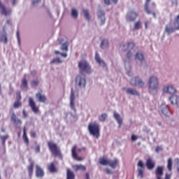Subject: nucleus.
Segmentation results:
<instances>
[{
  "instance_id": "f257e3e1",
  "label": "nucleus",
  "mask_w": 179,
  "mask_h": 179,
  "mask_svg": "<svg viewBox=\"0 0 179 179\" xmlns=\"http://www.w3.org/2000/svg\"><path fill=\"white\" fill-rule=\"evenodd\" d=\"M48 146L50 152L55 156V157H59V159H62V153L61 152V149L58 147L57 143H54V141H50L48 143Z\"/></svg>"
},
{
  "instance_id": "f03ea898",
  "label": "nucleus",
  "mask_w": 179,
  "mask_h": 179,
  "mask_svg": "<svg viewBox=\"0 0 179 179\" xmlns=\"http://www.w3.org/2000/svg\"><path fill=\"white\" fill-rule=\"evenodd\" d=\"M88 131L90 135L99 139L100 138V125L96 122L90 123L88 125Z\"/></svg>"
},
{
  "instance_id": "7ed1b4c3",
  "label": "nucleus",
  "mask_w": 179,
  "mask_h": 179,
  "mask_svg": "<svg viewBox=\"0 0 179 179\" xmlns=\"http://www.w3.org/2000/svg\"><path fill=\"white\" fill-rule=\"evenodd\" d=\"M148 85L150 93H152V92L155 90L157 91V89H159V79L157 76H150L149 78Z\"/></svg>"
},
{
  "instance_id": "20e7f679",
  "label": "nucleus",
  "mask_w": 179,
  "mask_h": 179,
  "mask_svg": "<svg viewBox=\"0 0 179 179\" xmlns=\"http://www.w3.org/2000/svg\"><path fill=\"white\" fill-rule=\"evenodd\" d=\"M76 151L78 152L79 153L82 152H86V148L83 147L81 148H78V145H74L71 149V155L73 159H74V160H77V162H83L85 160V158L79 157Z\"/></svg>"
},
{
  "instance_id": "39448f33",
  "label": "nucleus",
  "mask_w": 179,
  "mask_h": 179,
  "mask_svg": "<svg viewBox=\"0 0 179 179\" xmlns=\"http://www.w3.org/2000/svg\"><path fill=\"white\" fill-rule=\"evenodd\" d=\"M99 164L102 166H110L111 169H115L118 166V159L115 158L113 160L107 159L104 157H101L99 160Z\"/></svg>"
},
{
  "instance_id": "423d86ee",
  "label": "nucleus",
  "mask_w": 179,
  "mask_h": 179,
  "mask_svg": "<svg viewBox=\"0 0 179 179\" xmlns=\"http://www.w3.org/2000/svg\"><path fill=\"white\" fill-rule=\"evenodd\" d=\"M176 30H179V14L175 17L173 27H171V22H170V24L165 27V31L168 33V34H171V33H173Z\"/></svg>"
},
{
  "instance_id": "0eeeda50",
  "label": "nucleus",
  "mask_w": 179,
  "mask_h": 179,
  "mask_svg": "<svg viewBox=\"0 0 179 179\" xmlns=\"http://www.w3.org/2000/svg\"><path fill=\"white\" fill-rule=\"evenodd\" d=\"M78 68H80L81 73H83V72H86V73H92V69L86 60L79 62Z\"/></svg>"
},
{
  "instance_id": "6e6552de",
  "label": "nucleus",
  "mask_w": 179,
  "mask_h": 179,
  "mask_svg": "<svg viewBox=\"0 0 179 179\" xmlns=\"http://www.w3.org/2000/svg\"><path fill=\"white\" fill-rule=\"evenodd\" d=\"M121 47H122L123 51H128L127 53V58L129 59V58L132 57V52H131V50H134L135 48V43L128 42L127 45H122Z\"/></svg>"
},
{
  "instance_id": "1a4fd4ad",
  "label": "nucleus",
  "mask_w": 179,
  "mask_h": 179,
  "mask_svg": "<svg viewBox=\"0 0 179 179\" xmlns=\"http://www.w3.org/2000/svg\"><path fill=\"white\" fill-rule=\"evenodd\" d=\"M0 13L3 16H9L12 13V9L6 8L5 4L2 3V1H0Z\"/></svg>"
},
{
  "instance_id": "9d476101",
  "label": "nucleus",
  "mask_w": 179,
  "mask_h": 179,
  "mask_svg": "<svg viewBox=\"0 0 179 179\" xmlns=\"http://www.w3.org/2000/svg\"><path fill=\"white\" fill-rule=\"evenodd\" d=\"M29 107H31L33 113H34L35 114H38V113H39L40 110L38 109V106L36 105V102L31 97L29 98Z\"/></svg>"
},
{
  "instance_id": "9b49d317",
  "label": "nucleus",
  "mask_w": 179,
  "mask_h": 179,
  "mask_svg": "<svg viewBox=\"0 0 179 179\" xmlns=\"http://www.w3.org/2000/svg\"><path fill=\"white\" fill-rule=\"evenodd\" d=\"M130 83L132 86H139L140 87H143L145 86V83L139 79V77H135L130 80Z\"/></svg>"
},
{
  "instance_id": "f8f14e48",
  "label": "nucleus",
  "mask_w": 179,
  "mask_h": 179,
  "mask_svg": "<svg viewBox=\"0 0 179 179\" xmlns=\"http://www.w3.org/2000/svg\"><path fill=\"white\" fill-rule=\"evenodd\" d=\"M76 83H78L80 87H86V79L85 77H82V76H77L76 78Z\"/></svg>"
},
{
  "instance_id": "ddd939ff",
  "label": "nucleus",
  "mask_w": 179,
  "mask_h": 179,
  "mask_svg": "<svg viewBox=\"0 0 179 179\" xmlns=\"http://www.w3.org/2000/svg\"><path fill=\"white\" fill-rule=\"evenodd\" d=\"M138 166V177H139L140 178H143V171L145 169V165L143 164V162L142 161H139L137 164Z\"/></svg>"
},
{
  "instance_id": "4468645a",
  "label": "nucleus",
  "mask_w": 179,
  "mask_h": 179,
  "mask_svg": "<svg viewBox=\"0 0 179 179\" xmlns=\"http://www.w3.org/2000/svg\"><path fill=\"white\" fill-rule=\"evenodd\" d=\"M36 177L38 178H43L45 176L44 169L40 165H36Z\"/></svg>"
},
{
  "instance_id": "2eb2a0df",
  "label": "nucleus",
  "mask_w": 179,
  "mask_h": 179,
  "mask_svg": "<svg viewBox=\"0 0 179 179\" xmlns=\"http://www.w3.org/2000/svg\"><path fill=\"white\" fill-rule=\"evenodd\" d=\"M48 170L50 173H57L58 171V168L57 167V162H53L48 164Z\"/></svg>"
},
{
  "instance_id": "dca6fc26",
  "label": "nucleus",
  "mask_w": 179,
  "mask_h": 179,
  "mask_svg": "<svg viewBox=\"0 0 179 179\" xmlns=\"http://www.w3.org/2000/svg\"><path fill=\"white\" fill-rule=\"evenodd\" d=\"M98 17L101 20V24H104L106 23V13L104 10L99 9L97 12Z\"/></svg>"
},
{
  "instance_id": "f3484780",
  "label": "nucleus",
  "mask_w": 179,
  "mask_h": 179,
  "mask_svg": "<svg viewBox=\"0 0 179 179\" xmlns=\"http://www.w3.org/2000/svg\"><path fill=\"white\" fill-rule=\"evenodd\" d=\"M36 97L39 103H45L47 101V97L43 94V91L36 93Z\"/></svg>"
},
{
  "instance_id": "a211bd4d",
  "label": "nucleus",
  "mask_w": 179,
  "mask_h": 179,
  "mask_svg": "<svg viewBox=\"0 0 179 179\" xmlns=\"http://www.w3.org/2000/svg\"><path fill=\"white\" fill-rule=\"evenodd\" d=\"M70 107L73 111H76L75 108V94L73 93V89H71V96H70Z\"/></svg>"
},
{
  "instance_id": "6ab92c4d",
  "label": "nucleus",
  "mask_w": 179,
  "mask_h": 179,
  "mask_svg": "<svg viewBox=\"0 0 179 179\" xmlns=\"http://www.w3.org/2000/svg\"><path fill=\"white\" fill-rule=\"evenodd\" d=\"M0 43L8 44V34H6L5 28L3 29V33L0 34Z\"/></svg>"
},
{
  "instance_id": "aec40b11",
  "label": "nucleus",
  "mask_w": 179,
  "mask_h": 179,
  "mask_svg": "<svg viewBox=\"0 0 179 179\" xmlns=\"http://www.w3.org/2000/svg\"><path fill=\"white\" fill-rule=\"evenodd\" d=\"M123 90H126V93L127 94H131V96H140L139 92L136 90V89L134 88H125L122 89Z\"/></svg>"
},
{
  "instance_id": "412c9836",
  "label": "nucleus",
  "mask_w": 179,
  "mask_h": 179,
  "mask_svg": "<svg viewBox=\"0 0 179 179\" xmlns=\"http://www.w3.org/2000/svg\"><path fill=\"white\" fill-rule=\"evenodd\" d=\"M145 166L148 170H153L155 166H156V163L151 158H148L146 161Z\"/></svg>"
},
{
  "instance_id": "4be33fe9",
  "label": "nucleus",
  "mask_w": 179,
  "mask_h": 179,
  "mask_svg": "<svg viewBox=\"0 0 179 179\" xmlns=\"http://www.w3.org/2000/svg\"><path fill=\"white\" fill-rule=\"evenodd\" d=\"M136 17H138V13H136L134 11H129L127 13V19L130 22H135V20H136Z\"/></svg>"
},
{
  "instance_id": "5701e85b",
  "label": "nucleus",
  "mask_w": 179,
  "mask_h": 179,
  "mask_svg": "<svg viewBox=\"0 0 179 179\" xmlns=\"http://www.w3.org/2000/svg\"><path fill=\"white\" fill-rule=\"evenodd\" d=\"M151 0H145V10L148 15H152L154 17H156V13L155 12H152L149 9V3H150Z\"/></svg>"
},
{
  "instance_id": "b1692460",
  "label": "nucleus",
  "mask_w": 179,
  "mask_h": 179,
  "mask_svg": "<svg viewBox=\"0 0 179 179\" xmlns=\"http://www.w3.org/2000/svg\"><path fill=\"white\" fill-rule=\"evenodd\" d=\"M163 170H164V166H157L155 170V174L157 179H162V176H163Z\"/></svg>"
},
{
  "instance_id": "393cba45",
  "label": "nucleus",
  "mask_w": 179,
  "mask_h": 179,
  "mask_svg": "<svg viewBox=\"0 0 179 179\" xmlns=\"http://www.w3.org/2000/svg\"><path fill=\"white\" fill-rule=\"evenodd\" d=\"M11 122L15 124V125H21L22 124V120L17 118V116H16L15 113H13L11 115Z\"/></svg>"
},
{
  "instance_id": "a878e982",
  "label": "nucleus",
  "mask_w": 179,
  "mask_h": 179,
  "mask_svg": "<svg viewBox=\"0 0 179 179\" xmlns=\"http://www.w3.org/2000/svg\"><path fill=\"white\" fill-rule=\"evenodd\" d=\"M22 139L26 144L27 146H29V144L30 142L29 141V138L27 137V131H26V127H24L23 128V135H22Z\"/></svg>"
},
{
  "instance_id": "bb28decb",
  "label": "nucleus",
  "mask_w": 179,
  "mask_h": 179,
  "mask_svg": "<svg viewBox=\"0 0 179 179\" xmlns=\"http://www.w3.org/2000/svg\"><path fill=\"white\" fill-rule=\"evenodd\" d=\"M29 162H31L30 164L27 167L28 170V174L29 177L33 176V169L34 168V162L31 161V159H29Z\"/></svg>"
},
{
  "instance_id": "cd10ccee",
  "label": "nucleus",
  "mask_w": 179,
  "mask_h": 179,
  "mask_svg": "<svg viewBox=\"0 0 179 179\" xmlns=\"http://www.w3.org/2000/svg\"><path fill=\"white\" fill-rule=\"evenodd\" d=\"M164 92L166 93H169V94H174L177 91L176 90V88L173 87V85H169L164 88Z\"/></svg>"
},
{
  "instance_id": "c85d7f7f",
  "label": "nucleus",
  "mask_w": 179,
  "mask_h": 179,
  "mask_svg": "<svg viewBox=\"0 0 179 179\" xmlns=\"http://www.w3.org/2000/svg\"><path fill=\"white\" fill-rule=\"evenodd\" d=\"M95 60L97 63L99 64L101 66H106V62L104 61L101 60L100 58V56L99 55V53L97 52L95 53Z\"/></svg>"
},
{
  "instance_id": "c756f323",
  "label": "nucleus",
  "mask_w": 179,
  "mask_h": 179,
  "mask_svg": "<svg viewBox=\"0 0 179 179\" xmlns=\"http://www.w3.org/2000/svg\"><path fill=\"white\" fill-rule=\"evenodd\" d=\"M169 100L171 103V104H178L179 103V97L177 95H172Z\"/></svg>"
},
{
  "instance_id": "7c9ffc66",
  "label": "nucleus",
  "mask_w": 179,
  "mask_h": 179,
  "mask_svg": "<svg viewBox=\"0 0 179 179\" xmlns=\"http://www.w3.org/2000/svg\"><path fill=\"white\" fill-rule=\"evenodd\" d=\"M73 169H74L75 171H79V170H82L83 171H86V166L85 165H74L73 166Z\"/></svg>"
},
{
  "instance_id": "2f4dec72",
  "label": "nucleus",
  "mask_w": 179,
  "mask_h": 179,
  "mask_svg": "<svg viewBox=\"0 0 179 179\" xmlns=\"http://www.w3.org/2000/svg\"><path fill=\"white\" fill-rule=\"evenodd\" d=\"M114 118L116 120V121L118 122L119 124V127H121L122 125V118L121 117V116L120 115V114L117 113H114Z\"/></svg>"
},
{
  "instance_id": "473e14b6",
  "label": "nucleus",
  "mask_w": 179,
  "mask_h": 179,
  "mask_svg": "<svg viewBox=\"0 0 179 179\" xmlns=\"http://www.w3.org/2000/svg\"><path fill=\"white\" fill-rule=\"evenodd\" d=\"M66 179H75V173L71 169H66Z\"/></svg>"
},
{
  "instance_id": "72a5a7b5",
  "label": "nucleus",
  "mask_w": 179,
  "mask_h": 179,
  "mask_svg": "<svg viewBox=\"0 0 179 179\" xmlns=\"http://www.w3.org/2000/svg\"><path fill=\"white\" fill-rule=\"evenodd\" d=\"M161 110L164 115H167L169 114V111H170L169 106L164 104L161 106Z\"/></svg>"
},
{
  "instance_id": "f704fd0d",
  "label": "nucleus",
  "mask_w": 179,
  "mask_h": 179,
  "mask_svg": "<svg viewBox=\"0 0 179 179\" xmlns=\"http://www.w3.org/2000/svg\"><path fill=\"white\" fill-rule=\"evenodd\" d=\"M136 59H138V61H145V56L143 55V52H137L136 54Z\"/></svg>"
},
{
  "instance_id": "c9c22d12",
  "label": "nucleus",
  "mask_w": 179,
  "mask_h": 179,
  "mask_svg": "<svg viewBox=\"0 0 179 179\" xmlns=\"http://www.w3.org/2000/svg\"><path fill=\"white\" fill-rule=\"evenodd\" d=\"M8 138H9V136L8 134H6L4 136H0V139L1 141L2 146L5 147L6 141H8Z\"/></svg>"
},
{
  "instance_id": "e433bc0d",
  "label": "nucleus",
  "mask_w": 179,
  "mask_h": 179,
  "mask_svg": "<svg viewBox=\"0 0 179 179\" xmlns=\"http://www.w3.org/2000/svg\"><path fill=\"white\" fill-rule=\"evenodd\" d=\"M167 169L169 171L173 170V159L171 158H169L168 159Z\"/></svg>"
},
{
  "instance_id": "4c0bfd02",
  "label": "nucleus",
  "mask_w": 179,
  "mask_h": 179,
  "mask_svg": "<svg viewBox=\"0 0 179 179\" xmlns=\"http://www.w3.org/2000/svg\"><path fill=\"white\" fill-rule=\"evenodd\" d=\"M21 87L23 89H29V87L27 86V80L26 78H23L21 81Z\"/></svg>"
},
{
  "instance_id": "58836bf2",
  "label": "nucleus",
  "mask_w": 179,
  "mask_h": 179,
  "mask_svg": "<svg viewBox=\"0 0 179 179\" xmlns=\"http://www.w3.org/2000/svg\"><path fill=\"white\" fill-rule=\"evenodd\" d=\"M103 2L105 5H107L108 6V5H110L111 2L112 3H115V5H117V3H118V0H103Z\"/></svg>"
},
{
  "instance_id": "ea45409f",
  "label": "nucleus",
  "mask_w": 179,
  "mask_h": 179,
  "mask_svg": "<svg viewBox=\"0 0 179 179\" xmlns=\"http://www.w3.org/2000/svg\"><path fill=\"white\" fill-rule=\"evenodd\" d=\"M107 113H102L101 115L99 116V120L101 122H104L106 120H107Z\"/></svg>"
},
{
  "instance_id": "a19ab883",
  "label": "nucleus",
  "mask_w": 179,
  "mask_h": 179,
  "mask_svg": "<svg viewBox=\"0 0 179 179\" xmlns=\"http://www.w3.org/2000/svg\"><path fill=\"white\" fill-rule=\"evenodd\" d=\"M83 12L84 13V16L88 22L90 20V15H89V10H83Z\"/></svg>"
},
{
  "instance_id": "79ce46f5",
  "label": "nucleus",
  "mask_w": 179,
  "mask_h": 179,
  "mask_svg": "<svg viewBox=\"0 0 179 179\" xmlns=\"http://www.w3.org/2000/svg\"><path fill=\"white\" fill-rule=\"evenodd\" d=\"M141 27H142V22H141L140 21L136 22L134 24V30H139V29H141Z\"/></svg>"
},
{
  "instance_id": "37998d69",
  "label": "nucleus",
  "mask_w": 179,
  "mask_h": 179,
  "mask_svg": "<svg viewBox=\"0 0 179 179\" xmlns=\"http://www.w3.org/2000/svg\"><path fill=\"white\" fill-rule=\"evenodd\" d=\"M108 46V41L107 39H104L101 41V48H105V47Z\"/></svg>"
},
{
  "instance_id": "c03bdc74",
  "label": "nucleus",
  "mask_w": 179,
  "mask_h": 179,
  "mask_svg": "<svg viewBox=\"0 0 179 179\" xmlns=\"http://www.w3.org/2000/svg\"><path fill=\"white\" fill-rule=\"evenodd\" d=\"M20 107H22V101H15L13 103V108H19Z\"/></svg>"
},
{
  "instance_id": "a18cd8bd",
  "label": "nucleus",
  "mask_w": 179,
  "mask_h": 179,
  "mask_svg": "<svg viewBox=\"0 0 179 179\" xmlns=\"http://www.w3.org/2000/svg\"><path fill=\"white\" fill-rule=\"evenodd\" d=\"M71 16H73V17H74L75 19H76V17H78V10L76 9L72 8Z\"/></svg>"
},
{
  "instance_id": "49530a36",
  "label": "nucleus",
  "mask_w": 179,
  "mask_h": 179,
  "mask_svg": "<svg viewBox=\"0 0 179 179\" xmlns=\"http://www.w3.org/2000/svg\"><path fill=\"white\" fill-rule=\"evenodd\" d=\"M50 64H61V59H59V57H57L53 59Z\"/></svg>"
},
{
  "instance_id": "de8ad7c7",
  "label": "nucleus",
  "mask_w": 179,
  "mask_h": 179,
  "mask_svg": "<svg viewBox=\"0 0 179 179\" xmlns=\"http://www.w3.org/2000/svg\"><path fill=\"white\" fill-rule=\"evenodd\" d=\"M16 99H17V101H20V100H22V94H21L20 90L16 92Z\"/></svg>"
},
{
  "instance_id": "09e8293b",
  "label": "nucleus",
  "mask_w": 179,
  "mask_h": 179,
  "mask_svg": "<svg viewBox=\"0 0 179 179\" xmlns=\"http://www.w3.org/2000/svg\"><path fill=\"white\" fill-rule=\"evenodd\" d=\"M62 51H67L68 50V43H64L62 45Z\"/></svg>"
},
{
  "instance_id": "8fccbe9b",
  "label": "nucleus",
  "mask_w": 179,
  "mask_h": 179,
  "mask_svg": "<svg viewBox=\"0 0 179 179\" xmlns=\"http://www.w3.org/2000/svg\"><path fill=\"white\" fill-rule=\"evenodd\" d=\"M34 149H35L36 153H40V151H41L40 145L37 144Z\"/></svg>"
},
{
  "instance_id": "3c124183",
  "label": "nucleus",
  "mask_w": 179,
  "mask_h": 179,
  "mask_svg": "<svg viewBox=\"0 0 179 179\" xmlns=\"http://www.w3.org/2000/svg\"><path fill=\"white\" fill-rule=\"evenodd\" d=\"M31 85L33 87H36L38 85V80H33L31 82Z\"/></svg>"
},
{
  "instance_id": "603ef678",
  "label": "nucleus",
  "mask_w": 179,
  "mask_h": 179,
  "mask_svg": "<svg viewBox=\"0 0 179 179\" xmlns=\"http://www.w3.org/2000/svg\"><path fill=\"white\" fill-rule=\"evenodd\" d=\"M22 115H23V117H24V118H27L28 114H27V112H26L25 110H22Z\"/></svg>"
},
{
  "instance_id": "864d4df0",
  "label": "nucleus",
  "mask_w": 179,
  "mask_h": 179,
  "mask_svg": "<svg viewBox=\"0 0 179 179\" xmlns=\"http://www.w3.org/2000/svg\"><path fill=\"white\" fill-rule=\"evenodd\" d=\"M30 135H31V138H36V131H31Z\"/></svg>"
},
{
  "instance_id": "5fc2aeb1",
  "label": "nucleus",
  "mask_w": 179,
  "mask_h": 179,
  "mask_svg": "<svg viewBox=\"0 0 179 179\" xmlns=\"http://www.w3.org/2000/svg\"><path fill=\"white\" fill-rule=\"evenodd\" d=\"M138 139V136H135V135H131V141L133 142H134L135 141H136Z\"/></svg>"
},
{
  "instance_id": "6e6d98bb",
  "label": "nucleus",
  "mask_w": 179,
  "mask_h": 179,
  "mask_svg": "<svg viewBox=\"0 0 179 179\" xmlns=\"http://www.w3.org/2000/svg\"><path fill=\"white\" fill-rule=\"evenodd\" d=\"M164 179H171V175L166 173Z\"/></svg>"
},
{
  "instance_id": "4d7b16f0",
  "label": "nucleus",
  "mask_w": 179,
  "mask_h": 179,
  "mask_svg": "<svg viewBox=\"0 0 179 179\" xmlns=\"http://www.w3.org/2000/svg\"><path fill=\"white\" fill-rule=\"evenodd\" d=\"M151 9H156V3H151Z\"/></svg>"
},
{
  "instance_id": "13d9d810",
  "label": "nucleus",
  "mask_w": 179,
  "mask_h": 179,
  "mask_svg": "<svg viewBox=\"0 0 179 179\" xmlns=\"http://www.w3.org/2000/svg\"><path fill=\"white\" fill-rule=\"evenodd\" d=\"M85 179H90V175L89 174V173H85Z\"/></svg>"
},
{
  "instance_id": "bf43d9fd",
  "label": "nucleus",
  "mask_w": 179,
  "mask_h": 179,
  "mask_svg": "<svg viewBox=\"0 0 179 179\" xmlns=\"http://www.w3.org/2000/svg\"><path fill=\"white\" fill-rule=\"evenodd\" d=\"M38 2H40V0H34L33 1V5H36V3H38Z\"/></svg>"
},
{
  "instance_id": "052dcab7",
  "label": "nucleus",
  "mask_w": 179,
  "mask_h": 179,
  "mask_svg": "<svg viewBox=\"0 0 179 179\" xmlns=\"http://www.w3.org/2000/svg\"><path fill=\"white\" fill-rule=\"evenodd\" d=\"M156 152H160V150H162V148L161 147H157L156 149H155Z\"/></svg>"
},
{
  "instance_id": "680f3d73",
  "label": "nucleus",
  "mask_w": 179,
  "mask_h": 179,
  "mask_svg": "<svg viewBox=\"0 0 179 179\" xmlns=\"http://www.w3.org/2000/svg\"><path fill=\"white\" fill-rule=\"evenodd\" d=\"M106 174H110L111 173V171L108 169H106Z\"/></svg>"
},
{
  "instance_id": "e2e57ef3",
  "label": "nucleus",
  "mask_w": 179,
  "mask_h": 179,
  "mask_svg": "<svg viewBox=\"0 0 179 179\" xmlns=\"http://www.w3.org/2000/svg\"><path fill=\"white\" fill-rule=\"evenodd\" d=\"M60 55H62V57H64V58L66 57V53H60Z\"/></svg>"
},
{
  "instance_id": "0e129e2a",
  "label": "nucleus",
  "mask_w": 179,
  "mask_h": 179,
  "mask_svg": "<svg viewBox=\"0 0 179 179\" xmlns=\"http://www.w3.org/2000/svg\"><path fill=\"white\" fill-rule=\"evenodd\" d=\"M149 24V22H145V29H148V24Z\"/></svg>"
},
{
  "instance_id": "69168bd1",
  "label": "nucleus",
  "mask_w": 179,
  "mask_h": 179,
  "mask_svg": "<svg viewBox=\"0 0 179 179\" xmlns=\"http://www.w3.org/2000/svg\"><path fill=\"white\" fill-rule=\"evenodd\" d=\"M16 2H17V0H13L12 1L13 5H16Z\"/></svg>"
},
{
  "instance_id": "338daca9",
  "label": "nucleus",
  "mask_w": 179,
  "mask_h": 179,
  "mask_svg": "<svg viewBox=\"0 0 179 179\" xmlns=\"http://www.w3.org/2000/svg\"><path fill=\"white\" fill-rule=\"evenodd\" d=\"M17 37L18 38V41L20 40V38H19V31H17Z\"/></svg>"
},
{
  "instance_id": "774afa93",
  "label": "nucleus",
  "mask_w": 179,
  "mask_h": 179,
  "mask_svg": "<svg viewBox=\"0 0 179 179\" xmlns=\"http://www.w3.org/2000/svg\"><path fill=\"white\" fill-rule=\"evenodd\" d=\"M1 132H5V128L2 127V128L1 129Z\"/></svg>"
}]
</instances>
